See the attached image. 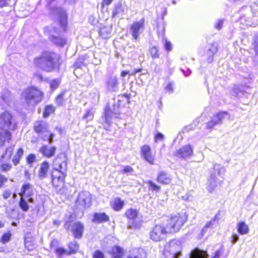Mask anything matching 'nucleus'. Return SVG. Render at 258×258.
I'll return each mask as SVG.
<instances>
[{
  "label": "nucleus",
  "mask_w": 258,
  "mask_h": 258,
  "mask_svg": "<svg viewBox=\"0 0 258 258\" xmlns=\"http://www.w3.org/2000/svg\"><path fill=\"white\" fill-rule=\"evenodd\" d=\"M11 236L10 232L4 234L1 238L2 242L4 243L8 242L10 240Z\"/></svg>",
  "instance_id": "49530a36"
},
{
  "label": "nucleus",
  "mask_w": 258,
  "mask_h": 258,
  "mask_svg": "<svg viewBox=\"0 0 258 258\" xmlns=\"http://www.w3.org/2000/svg\"><path fill=\"white\" fill-rule=\"evenodd\" d=\"M12 166L9 164H4L0 166V170L7 171L11 169Z\"/></svg>",
  "instance_id": "3c124183"
},
{
  "label": "nucleus",
  "mask_w": 258,
  "mask_h": 258,
  "mask_svg": "<svg viewBox=\"0 0 258 258\" xmlns=\"http://www.w3.org/2000/svg\"><path fill=\"white\" fill-rule=\"evenodd\" d=\"M23 154V150L22 148H20L17 151L16 155L19 157H21Z\"/></svg>",
  "instance_id": "774afa93"
},
{
  "label": "nucleus",
  "mask_w": 258,
  "mask_h": 258,
  "mask_svg": "<svg viewBox=\"0 0 258 258\" xmlns=\"http://www.w3.org/2000/svg\"><path fill=\"white\" fill-rule=\"evenodd\" d=\"M35 159L36 157L34 154H30L27 158V162L28 164H31L35 161Z\"/></svg>",
  "instance_id": "6e6d98bb"
},
{
  "label": "nucleus",
  "mask_w": 258,
  "mask_h": 258,
  "mask_svg": "<svg viewBox=\"0 0 258 258\" xmlns=\"http://www.w3.org/2000/svg\"><path fill=\"white\" fill-rule=\"evenodd\" d=\"M56 253L58 256H60L65 253V250L62 248H58L56 249Z\"/></svg>",
  "instance_id": "052dcab7"
},
{
  "label": "nucleus",
  "mask_w": 258,
  "mask_h": 258,
  "mask_svg": "<svg viewBox=\"0 0 258 258\" xmlns=\"http://www.w3.org/2000/svg\"><path fill=\"white\" fill-rule=\"evenodd\" d=\"M63 96L64 93H61L56 97L55 99V103L57 105L61 106L63 105L64 102Z\"/></svg>",
  "instance_id": "a18cd8bd"
},
{
  "label": "nucleus",
  "mask_w": 258,
  "mask_h": 258,
  "mask_svg": "<svg viewBox=\"0 0 258 258\" xmlns=\"http://www.w3.org/2000/svg\"><path fill=\"white\" fill-rule=\"evenodd\" d=\"M168 233H170L166 227L160 224H157L150 231V237L153 241H160L164 239Z\"/></svg>",
  "instance_id": "6e6552de"
},
{
  "label": "nucleus",
  "mask_w": 258,
  "mask_h": 258,
  "mask_svg": "<svg viewBox=\"0 0 258 258\" xmlns=\"http://www.w3.org/2000/svg\"><path fill=\"white\" fill-rule=\"evenodd\" d=\"M34 63L41 70L51 72L58 68L61 62L59 55L57 53L45 51L40 56L35 58Z\"/></svg>",
  "instance_id": "f257e3e1"
},
{
  "label": "nucleus",
  "mask_w": 258,
  "mask_h": 258,
  "mask_svg": "<svg viewBox=\"0 0 258 258\" xmlns=\"http://www.w3.org/2000/svg\"><path fill=\"white\" fill-rule=\"evenodd\" d=\"M217 50L218 45L216 43H213L209 45L207 51V54L209 56L208 58V60L209 61H212L213 56L215 53H216Z\"/></svg>",
  "instance_id": "a878e982"
},
{
  "label": "nucleus",
  "mask_w": 258,
  "mask_h": 258,
  "mask_svg": "<svg viewBox=\"0 0 258 258\" xmlns=\"http://www.w3.org/2000/svg\"><path fill=\"white\" fill-rule=\"evenodd\" d=\"M111 112L108 110H105L104 113L105 121L108 124L110 123L111 118Z\"/></svg>",
  "instance_id": "09e8293b"
},
{
  "label": "nucleus",
  "mask_w": 258,
  "mask_h": 258,
  "mask_svg": "<svg viewBox=\"0 0 258 258\" xmlns=\"http://www.w3.org/2000/svg\"><path fill=\"white\" fill-rule=\"evenodd\" d=\"M34 128L36 133L40 134L41 137L49 131L47 124L43 121H36Z\"/></svg>",
  "instance_id": "a211bd4d"
},
{
  "label": "nucleus",
  "mask_w": 258,
  "mask_h": 258,
  "mask_svg": "<svg viewBox=\"0 0 258 258\" xmlns=\"http://www.w3.org/2000/svg\"><path fill=\"white\" fill-rule=\"evenodd\" d=\"M67 163L66 157L56 158L53 161V170L52 171V182L54 186L62 185L67 175Z\"/></svg>",
  "instance_id": "f03ea898"
},
{
  "label": "nucleus",
  "mask_w": 258,
  "mask_h": 258,
  "mask_svg": "<svg viewBox=\"0 0 258 258\" xmlns=\"http://www.w3.org/2000/svg\"><path fill=\"white\" fill-rule=\"evenodd\" d=\"M17 127V123L14 118L8 111L0 113V128L4 130L3 134L0 133V142L3 145L6 140H10L11 134L7 130H14Z\"/></svg>",
  "instance_id": "7ed1b4c3"
},
{
  "label": "nucleus",
  "mask_w": 258,
  "mask_h": 258,
  "mask_svg": "<svg viewBox=\"0 0 258 258\" xmlns=\"http://www.w3.org/2000/svg\"><path fill=\"white\" fill-rule=\"evenodd\" d=\"M137 210L130 209L126 211L125 216L128 219L127 226L130 228H139L141 226V222L138 217Z\"/></svg>",
  "instance_id": "9d476101"
},
{
  "label": "nucleus",
  "mask_w": 258,
  "mask_h": 258,
  "mask_svg": "<svg viewBox=\"0 0 258 258\" xmlns=\"http://www.w3.org/2000/svg\"><path fill=\"white\" fill-rule=\"evenodd\" d=\"M217 217L215 216L214 218L210 222H208L206 223L204 227L201 231V234L203 236L205 233L207 232V229L209 228H213V223L216 221Z\"/></svg>",
  "instance_id": "f704fd0d"
},
{
  "label": "nucleus",
  "mask_w": 258,
  "mask_h": 258,
  "mask_svg": "<svg viewBox=\"0 0 258 258\" xmlns=\"http://www.w3.org/2000/svg\"><path fill=\"white\" fill-rule=\"evenodd\" d=\"M149 52L151 57L153 58H157L159 57V54L158 52V49L155 46H153L150 48Z\"/></svg>",
  "instance_id": "ea45409f"
},
{
  "label": "nucleus",
  "mask_w": 258,
  "mask_h": 258,
  "mask_svg": "<svg viewBox=\"0 0 258 258\" xmlns=\"http://www.w3.org/2000/svg\"><path fill=\"white\" fill-rule=\"evenodd\" d=\"M54 134L49 131L47 132L45 135L42 136L41 138L43 141H48L49 144L52 143L53 140Z\"/></svg>",
  "instance_id": "c9c22d12"
},
{
  "label": "nucleus",
  "mask_w": 258,
  "mask_h": 258,
  "mask_svg": "<svg viewBox=\"0 0 258 258\" xmlns=\"http://www.w3.org/2000/svg\"><path fill=\"white\" fill-rule=\"evenodd\" d=\"M145 29V19H142L139 21L134 22L130 27V33L135 40H138L139 36L142 34Z\"/></svg>",
  "instance_id": "9b49d317"
},
{
  "label": "nucleus",
  "mask_w": 258,
  "mask_h": 258,
  "mask_svg": "<svg viewBox=\"0 0 258 258\" xmlns=\"http://www.w3.org/2000/svg\"><path fill=\"white\" fill-rule=\"evenodd\" d=\"M54 111V108L52 105H48L45 107L43 112V116L47 117Z\"/></svg>",
  "instance_id": "a19ab883"
},
{
  "label": "nucleus",
  "mask_w": 258,
  "mask_h": 258,
  "mask_svg": "<svg viewBox=\"0 0 258 258\" xmlns=\"http://www.w3.org/2000/svg\"><path fill=\"white\" fill-rule=\"evenodd\" d=\"M70 250L72 253L76 252L79 248L77 243L75 241L70 242L69 244Z\"/></svg>",
  "instance_id": "37998d69"
},
{
  "label": "nucleus",
  "mask_w": 258,
  "mask_h": 258,
  "mask_svg": "<svg viewBox=\"0 0 258 258\" xmlns=\"http://www.w3.org/2000/svg\"><path fill=\"white\" fill-rule=\"evenodd\" d=\"M208 254L206 251L196 248L190 253L189 258H208Z\"/></svg>",
  "instance_id": "5701e85b"
},
{
  "label": "nucleus",
  "mask_w": 258,
  "mask_h": 258,
  "mask_svg": "<svg viewBox=\"0 0 258 258\" xmlns=\"http://www.w3.org/2000/svg\"><path fill=\"white\" fill-rule=\"evenodd\" d=\"M164 136L161 133H158L155 137V142H157L159 141H163Z\"/></svg>",
  "instance_id": "4d7b16f0"
},
{
  "label": "nucleus",
  "mask_w": 258,
  "mask_h": 258,
  "mask_svg": "<svg viewBox=\"0 0 258 258\" xmlns=\"http://www.w3.org/2000/svg\"><path fill=\"white\" fill-rule=\"evenodd\" d=\"M56 13L59 18L60 28L64 31L67 25V15L66 11L61 8H58L55 11Z\"/></svg>",
  "instance_id": "dca6fc26"
},
{
  "label": "nucleus",
  "mask_w": 258,
  "mask_h": 258,
  "mask_svg": "<svg viewBox=\"0 0 258 258\" xmlns=\"http://www.w3.org/2000/svg\"><path fill=\"white\" fill-rule=\"evenodd\" d=\"M181 242L173 240L169 242V249L164 251V255L166 258H179L181 255Z\"/></svg>",
  "instance_id": "0eeeda50"
},
{
  "label": "nucleus",
  "mask_w": 258,
  "mask_h": 258,
  "mask_svg": "<svg viewBox=\"0 0 258 258\" xmlns=\"http://www.w3.org/2000/svg\"><path fill=\"white\" fill-rule=\"evenodd\" d=\"M223 23V21L222 20H219L216 25V27L218 29H221L222 27Z\"/></svg>",
  "instance_id": "338daca9"
},
{
  "label": "nucleus",
  "mask_w": 258,
  "mask_h": 258,
  "mask_svg": "<svg viewBox=\"0 0 258 258\" xmlns=\"http://www.w3.org/2000/svg\"><path fill=\"white\" fill-rule=\"evenodd\" d=\"M141 152L144 159L151 164H153L154 157L151 154L150 147L148 145H144L141 148Z\"/></svg>",
  "instance_id": "412c9836"
},
{
  "label": "nucleus",
  "mask_w": 258,
  "mask_h": 258,
  "mask_svg": "<svg viewBox=\"0 0 258 258\" xmlns=\"http://www.w3.org/2000/svg\"><path fill=\"white\" fill-rule=\"evenodd\" d=\"M229 118V115L227 112H220L214 114L209 121L207 123V127L209 129L213 128L217 124L222 123L223 120L225 118Z\"/></svg>",
  "instance_id": "f8f14e48"
},
{
  "label": "nucleus",
  "mask_w": 258,
  "mask_h": 258,
  "mask_svg": "<svg viewBox=\"0 0 258 258\" xmlns=\"http://www.w3.org/2000/svg\"><path fill=\"white\" fill-rule=\"evenodd\" d=\"M123 13V8L119 5H115L112 12V17L114 18L120 14Z\"/></svg>",
  "instance_id": "4c0bfd02"
},
{
  "label": "nucleus",
  "mask_w": 258,
  "mask_h": 258,
  "mask_svg": "<svg viewBox=\"0 0 258 258\" xmlns=\"http://www.w3.org/2000/svg\"><path fill=\"white\" fill-rule=\"evenodd\" d=\"M145 253L142 249L135 248L126 258H145Z\"/></svg>",
  "instance_id": "c85d7f7f"
},
{
  "label": "nucleus",
  "mask_w": 258,
  "mask_h": 258,
  "mask_svg": "<svg viewBox=\"0 0 258 258\" xmlns=\"http://www.w3.org/2000/svg\"><path fill=\"white\" fill-rule=\"evenodd\" d=\"M147 183L148 184V188L150 190L153 191L158 192L160 191L161 187L151 180L147 181Z\"/></svg>",
  "instance_id": "72a5a7b5"
},
{
  "label": "nucleus",
  "mask_w": 258,
  "mask_h": 258,
  "mask_svg": "<svg viewBox=\"0 0 258 258\" xmlns=\"http://www.w3.org/2000/svg\"><path fill=\"white\" fill-rule=\"evenodd\" d=\"M93 118V114L90 111H87L86 113L83 116V119L87 121L91 120Z\"/></svg>",
  "instance_id": "de8ad7c7"
},
{
  "label": "nucleus",
  "mask_w": 258,
  "mask_h": 258,
  "mask_svg": "<svg viewBox=\"0 0 258 258\" xmlns=\"http://www.w3.org/2000/svg\"><path fill=\"white\" fill-rule=\"evenodd\" d=\"M157 181L163 184H169L172 181V177L166 172L160 171L158 173Z\"/></svg>",
  "instance_id": "aec40b11"
},
{
  "label": "nucleus",
  "mask_w": 258,
  "mask_h": 258,
  "mask_svg": "<svg viewBox=\"0 0 258 258\" xmlns=\"http://www.w3.org/2000/svg\"><path fill=\"white\" fill-rule=\"evenodd\" d=\"M14 150V148L10 147L6 149V153L2 156V158L6 159L7 160L10 159Z\"/></svg>",
  "instance_id": "e433bc0d"
},
{
  "label": "nucleus",
  "mask_w": 258,
  "mask_h": 258,
  "mask_svg": "<svg viewBox=\"0 0 258 258\" xmlns=\"http://www.w3.org/2000/svg\"><path fill=\"white\" fill-rule=\"evenodd\" d=\"M28 201L27 199L21 197L19 201V207L24 212H27L29 209V205L28 204Z\"/></svg>",
  "instance_id": "473e14b6"
},
{
  "label": "nucleus",
  "mask_w": 258,
  "mask_h": 258,
  "mask_svg": "<svg viewBox=\"0 0 258 258\" xmlns=\"http://www.w3.org/2000/svg\"><path fill=\"white\" fill-rule=\"evenodd\" d=\"M84 230L83 225L79 222H75L72 227V232L74 235L75 237L80 238L82 236Z\"/></svg>",
  "instance_id": "4be33fe9"
},
{
  "label": "nucleus",
  "mask_w": 258,
  "mask_h": 258,
  "mask_svg": "<svg viewBox=\"0 0 258 258\" xmlns=\"http://www.w3.org/2000/svg\"><path fill=\"white\" fill-rule=\"evenodd\" d=\"M53 31L54 34H51L49 37V40L57 45L62 46L64 45L67 41L65 38L59 36L56 28H53Z\"/></svg>",
  "instance_id": "f3484780"
},
{
  "label": "nucleus",
  "mask_w": 258,
  "mask_h": 258,
  "mask_svg": "<svg viewBox=\"0 0 258 258\" xmlns=\"http://www.w3.org/2000/svg\"><path fill=\"white\" fill-rule=\"evenodd\" d=\"M164 47L167 51H170L172 49L171 43L166 39L164 40Z\"/></svg>",
  "instance_id": "603ef678"
},
{
  "label": "nucleus",
  "mask_w": 258,
  "mask_h": 258,
  "mask_svg": "<svg viewBox=\"0 0 258 258\" xmlns=\"http://www.w3.org/2000/svg\"><path fill=\"white\" fill-rule=\"evenodd\" d=\"M109 217L104 213H96L94 214L92 221L94 223H103L109 221Z\"/></svg>",
  "instance_id": "b1692460"
},
{
  "label": "nucleus",
  "mask_w": 258,
  "mask_h": 258,
  "mask_svg": "<svg viewBox=\"0 0 258 258\" xmlns=\"http://www.w3.org/2000/svg\"><path fill=\"white\" fill-rule=\"evenodd\" d=\"M33 195V190L31 184L29 183L24 184L21 190V192L19 193V195L21 197L27 199V200L30 203H34V200L32 197Z\"/></svg>",
  "instance_id": "ddd939ff"
},
{
  "label": "nucleus",
  "mask_w": 258,
  "mask_h": 258,
  "mask_svg": "<svg viewBox=\"0 0 258 258\" xmlns=\"http://www.w3.org/2000/svg\"><path fill=\"white\" fill-rule=\"evenodd\" d=\"M113 0H103L102 3V6L104 7V6H108L109 5Z\"/></svg>",
  "instance_id": "69168bd1"
},
{
  "label": "nucleus",
  "mask_w": 258,
  "mask_h": 258,
  "mask_svg": "<svg viewBox=\"0 0 258 258\" xmlns=\"http://www.w3.org/2000/svg\"><path fill=\"white\" fill-rule=\"evenodd\" d=\"M92 195L87 191H82L79 194L76 204L80 209L89 208L92 204Z\"/></svg>",
  "instance_id": "1a4fd4ad"
},
{
  "label": "nucleus",
  "mask_w": 258,
  "mask_h": 258,
  "mask_svg": "<svg viewBox=\"0 0 258 258\" xmlns=\"http://www.w3.org/2000/svg\"><path fill=\"white\" fill-rule=\"evenodd\" d=\"M109 252L113 258H121L124 254L123 248L117 245L112 247Z\"/></svg>",
  "instance_id": "393cba45"
},
{
  "label": "nucleus",
  "mask_w": 258,
  "mask_h": 258,
  "mask_svg": "<svg viewBox=\"0 0 258 258\" xmlns=\"http://www.w3.org/2000/svg\"><path fill=\"white\" fill-rule=\"evenodd\" d=\"M237 231L241 235L246 234L248 233L249 228L247 226L244 222H240L237 224Z\"/></svg>",
  "instance_id": "c756f323"
},
{
  "label": "nucleus",
  "mask_w": 258,
  "mask_h": 258,
  "mask_svg": "<svg viewBox=\"0 0 258 258\" xmlns=\"http://www.w3.org/2000/svg\"><path fill=\"white\" fill-rule=\"evenodd\" d=\"M56 151V148L55 146L49 147L47 145H43L40 148L39 152L44 156L47 158L53 157Z\"/></svg>",
  "instance_id": "6ab92c4d"
},
{
  "label": "nucleus",
  "mask_w": 258,
  "mask_h": 258,
  "mask_svg": "<svg viewBox=\"0 0 258 258\" xmlns=\"http://www.w3.org/2000/svg\"><path fill=\"white\" fill-rule=\"evenodd\" d=\"M8 181V178L5 176L0 174V187Z\"/></svg>",
  "instance_id": "bf43d9fd"
},
{
  "label": "nucleus",
  "mask_w": 258,
  "mask_h": 258,
  "mask_svg": "<svg viewBox=\"0 0 258 258\" xmlns=\"http://www.w3.org/2000/svg\"><path fill=\"white\" fill-rule=\"evenodd\" d=\"M10 95V91L7 89H5L2 93V98L4 101L8 103L9 102Z\"/></svg>",
  "instance_id": "79ce46f5"
},
{
  "label": "nucleus",
  "mask_w": 258,
  "mask_h": 258,
  "mask_svg": "<svg viewBox=\"0 0 258 258\" xmlns=\"http://www.w3.org/2000/svg\"><path fill=\"white\" fill-rule=\"evenodd\" d=\"M25 246L28 251L32 250L35 247L34 240L28 237L26 238L25 239Z\"/></svg>",
  "instance_id": "2f4dec72"
},
{
  "label": "nucleus",
  "mask_w": 258,
  "mask_h": 258,
  "mask_svg": "<svg viewBox=\"0 0 258 258\" xmlns=\"http://www.w3.org/2000/svg\"><path fill=\"white\" fill-rule=\"evenodd\" d=\"M60 80L58 79H55L52 80L50 83V87L51 89L55 90L57 88L60 84Z\"/></svg>",
  "instance_id": "c03bdc74"
},
{
  "label": "nucleus",
  "mask_w": 258,
  "mask_h": 258,
  "mask_svg": "<svg viewBox=\"0 0 258 258\" xmlns=\"http://www.w3.org/2000/svg\"><path fill=\"white\" fill-rule=\"evenodd\" d=\"M213 170L214 172L211 173L208 182V189L210 192H212L217 186L218 182L216 178V174L222 176L224 174L226 171L225 167L223 165L219 164H215L213 165Z\"/></svg>",
  "instance_id": "423d86ee"
},
{
  "label": "nucleus",
  "mask_w": 258,
  "mask_h": 258,
  "mask_svg": "<svg viewBox=\"0 0 258 258\" xmlns=\"http://www.w3.org/2000/svg\"><path fill=\"white\" fill-rule=\"evenodd\" d=\"M133 169L131 167L129 166H126L124 167L122 172L123 173L128 174L131 173L132 172H133Z\"/></svg>",
  "instance_id": "5fc2aeb1"
},
{
  "label": "nucleus",
  "mask_w": 258,
  "mask_h": 258,
  "mask_svg": "<svg viewBox=\"0 0 258 258\" xmlns=\"http://www.w3.org/2000/svg\"><path fill=\"white\" fill-rule=\"evenodd\" d=\"M232 243H235L239 239V236L236 234H233L232 235Z\"/></svg>",
  "instance_id": "e2e57ef3"
},
{
  "label": "nucleus",
  "mask_w": 258,
  "mask_h": 258,
  "mask_svg": "<svg viewBox=\"0 0 258 258\" xmlns=\"http://www.w3.org/2000/svg\"><path fill=\"white\" fill-rule=\"evenodd\" d=\"M111 32V28L109 27H103L100 30V35L104 39L109 38Z\"/></svg>",
  "instance_id": "7c9ffc66"
},
{
  "label": "nucleus",
  "mask_w": 258,
  "mask_h": 258,
  "mask_svg": "<svg viewBox=\"0 0 258 258\" xmlns=\"http://www.w3.org/2000/svg\"><path fill=\"white\" fill-rule=\"evenodd\" d=\"M20 157H18L17 155H15L13 159V162L14 164V165H16L19 163Z\"/></svg>",
  "instance_id": "0e129e2a"
},
{
  "label": "nucleus",
  "mask_w": 258,
  "mask_h": 258,
  "mask_svg": "<svg viewBox=\"0 0 258 258\" xmlns=\"http://www.w3.org/2000/svg\"><path fill=\"white\" fill-rule=\"evenodd\" d=\"M165 90L170 93H172L174 90V84L172 82H169L165 88Z\"/></svg>",
  "instance_id": "8fccbe9b"
},
{
  "label": "nucleus",
  "mask_w": 258,
  "mask_h": 258,
  "mask_svg": "<svg viewBox=\"0 0 258 258\" xmlns=\"http://www.w3.org/2000/svg\"><path fill=\"white\" fill-rule=\"evenodd\" d=\"M49 168V165L48 162L44 161L42 162L39 171V176L41 178H43L46 176Z\"/></svg>",
  "instance_id": "cd10ccee"
},
{
  "label": "nucleus",
  "mask_w": 258,
  "mask_h": 258,
  "mask_svg": "<svg viewBox=\"0 0 258 258\" xmlns=\"http://www.w3.org/2000/svg\"><path fill=\"white\" fill-rule=\"evenodd\" d=\"M94 258H104L103 253L100 250H96L93 255Z\"/></svg>",
  "instance_id": "13d9d810"
},
{
  "label": "nucleus",
  "mask_w": 258,
  "mask_h": 258,
  "mask_svg": "<svg viewBox=\"0 0 258 258\" xmlns=\"http://www.w3.org/2000/svg\"><path fill=\"white\" fill-rule=\"evenodd\" d=\"M174 154L177 157L186 159L192 155L193 149L190 145H186L177 150L175 152Z\"/></svg>",
  "instance_id": "4468645a"
},
{
  "label": "nucleus",
  "mask_w": 258,
  "mask_h": 258,
  "mask_svg": "<svg viewBox=\"0 0 258 258\" xmlns=\"http://www.w3.org/2000/svg\"><path fill=\"white\" fill-rule=\"evenodd\" d=\"M12 195V192L10 190H5L3 192V197L4 199H8Z\"/></svg>",
  "instance_id": "864d4df0"
},
{
  "label": "nucleus",
  "mask_w": 258,
  "mask_h": 258,
  "mask_svg": "<svg viewBox=\"0 0 258 258\" xmlns=\"http://www.w3.org/2000/svg\"><path fill=\"white\" fill-rule=\"evenodd\" d=\"M181 70L185 77L189 76L191 74V70L188 68H186L185 70L181 69Z\"/></svg>",
  "instance_id": "680f3d73"
},
{
  "label": "nucleus",
  "mask_w": 258,
  "mask_h": 258,
  "mask_svg": "<svg viewBox=\"0 0 258 258\" xmlns=\"http://www.w3.org/2000/svg\"><path fill=\"white\" fill-rule=\"evenodd\" d=\"M187 220L185 213H177L171 215L168 221L166 228L170 233L178 232Z\"/></svg>",
  "instance_id": "39448f33"
},
{
  "label": "nucleus",
  "mask_w": 258,
  "mask_h": 258,
  "mask_svg": "<svg viewBox=\"0 0 258 258\" xmlns=\"http://www.w3.org/2000/svg\"><path fill=\"white\" fill-rule=\"evenodd\" d=\"M119 82L116 76L109 77L106 82L107 89L109 92H116L118 90Z\"/></svg>",
  "instance_id": "2eb2a0df"
},
{
  "label": "nucleus",
  "mask_w": 258,
  "mask_h": 258,
  "mask_svg": "<svg viewBox=\"0 0 258 258\" xmlns=\"http://www.w3.org/2000/svg\"><path fill=\"white\" fill-rule=\"evenodd\" d=\"M124 202L119 198H115L111 202V206L116 211H120L123 207Z\"/></svg>",
  "instance_id": "bb28decb"
},
{
  "label": "nucleus",
  "mask_w": 258,
  "mask_h": 258,
  "mask_svg": "<svg viewBox=\"0 0 258 258\" xmlns=\"http://www.w3.org/2000/svg\"><path fill=\"white\" fill-rule=\"evenodd\" d=\"M43 95L37 88L31 87L24 90L21 96L27 104L34 106L42 101Z\"/></svg>",
  "instance_id": "20e7f679"
},
{
  "label": "nucleus",
  "mask_w": 258,
  "mask_h": 258,
  "mask_svg": "<svg viewBox=\"0 0 258 258\" xmlns=\"http://www.w3.org/2000/svg\"><path fill=\"white\" fill-rule=\"evenodd\" d=\"M240 93L243 94V90L240 86L235 85L231 91L232 95L236 97L240 96Z\"/></svg>",
  "instance_id": "58836bf2"
}]
</instances>
